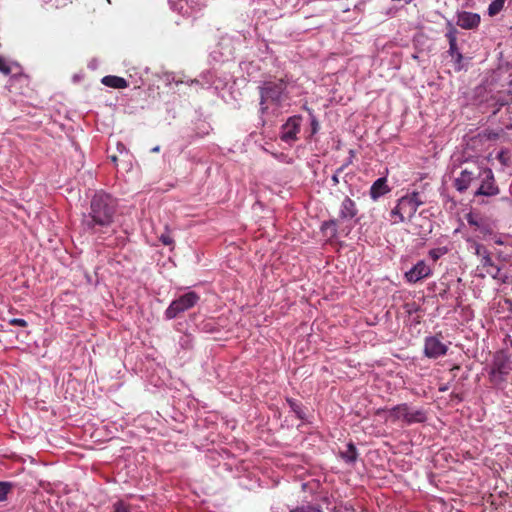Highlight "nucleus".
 I'll return each instance as SVG.
<instances>
[{
    "label": "nucleus",
    "mask_w": 512,
    "mask_h": 512,
    "mask_svg": "<svg viewBox=\"0 0 512 512\" xmlns=\"http://www.w3.org/2000/svg\"><path fill=\"white\" fill-rule=\"evenodd\" d=\"M290 78L285 75L284 77H269L260 81L258 85L259 92V114L263 125L268 120L278 118L290 99V92L288 85Z\"/></svg>",
    "instance_id": "f03ea898"
},
{
    "label": "nucleus",
    "mask_w": 512,
    "mask_h": 512,
    "mask_svg": "<svg viewBox=\"0 0 512 512\" xmlns=\"http://www.w3.org/2000/svg\"><path fill=\"white\" fill-rule=\"evenodd\" d=\"M359 451L353 441H349L345 444V448L339 450L338 458H340L346 465L354 467L359 458Z\"/></svg>",
    "instance_id": "a211bd4d"
},
{
    "label": "nucleus",
    "mask_w": 512,
    "mask_h": 512,
    "mask_svg": "<svg viewBox=\"0 0 512 512\" xmlns=\"http://www.w3.org/2000/svg\"><path fill=\"white\" fill-rule=\"evenodd\" d=\"M129 77L131 78V83L134 85V89H140L144 84L141 76H134L130 74Z\"/></svg>",
    "instance_id": "58836bf2"
},
{
    "label": "nucleus",
    "mask_w": 512,
    "mask_h": 512,
    "mask_svg": "<svg viewBox=\"0 0 512 512\" xmlns=\"http://www.w3.org/2000/svg\"><path fill=\"white\" fill-rule=\"evenodd\" d=\"M388 414L393 422H401L406 426L422 424L428 419L427 411L423 407H415L409 403H401L391 407Z\"/></svg>",
    "instance_id": "7ed1b4c3"
},
{
    "label": "nucleus",
    "mask_w": 512,
    "mask_h": 512,
    "mask_svg": "<svg viewBox=\"0 0 512 512\" xmlns=\"http://www.w3.org/2000/svg\"><path fill=\"white\" fill-rule=\"evenodd\" d=\"M506 153L507 151L505 149H501L496 155L497 160H499L503 165H507Z\"/></svg>",
    "instance_id": "a18cd8bd"
},
{
    "label": "nucleus",
    "mask_w": 512,
    "mask_h": 512,
    "mask_svg": "<svg viewBox=\"0 0 512 512\" xmlns=\"http://www.w3.org/2000/svg\"><path fill=\"white\" fill-rule=\"evenodd\" d=\"M482 166L474 165L471 169L465 168L460 175L454 180V187L459 193H464L467 189L478 180L480 169Z\"/></svg>",
    "instance_id": "9d476101"
},
{
    "label": "nucleus",
    "mask_w": 512,
    "mask_h": 512,
    "mask_svg": "<svg viewBox=\"0 0 512 512\" xmlns=\"http://www.w3.org/2000/svg\"><path fill=\"white\" fill-rule=\"evenodd\" d=\"M432 274L431 268L425 263L424 260H419L413 267L405 272L404 278L406 282L415 284Z\"/></svg>",
    "instance_id": "4468645a"
},
{
    "label": "nucleus",
    "mask_w": 512,
    "mask_h": 512,
    "mask_svg": "<svg viewBox=\"0 0 512 512\" xmlns=\"http://www.w3.org/2000/svg\"><path fill=\"white\" fill-rule=\"evenodd\" d=\"M109 159H110V160H111V162H112V163H114V164H116V163H117V160H118V158H117V156H116V155H111V156H109Z\"/></svg>",
    "instance_id": "864d4df0"
},
{
    "label": "nucleus",
    "mask_w": 512,
    "mask_h": 512,
    "mask_svg": "<svg viewBox=\"0 0 512 512\" xmlns=\"http://www.w3.org/2000/svg\"><path fill=\"white\" fill-rule=\"evenodd\" d=\"M391 217L395 218L394 223H402L405 221V214L402 209H399V202L397 201V205L391 210Z\"/></svg>",
    "instance_id": "c756f323"
},
{
    "label": "nucleus",
    "mask_w": 512,
    "mask_h": 512,
    "mask_svg": "<svg viewBox=\"0 0 512 512\" xmlns=\"http://www.w3.org/2000/svg\"><path fill=\"white\" fill-rule=\"evenodd\" d=\"M167 2L173 12L183 17H194L206 6V0H168Z\"/></svg>",
    "instance_id": "1a4fd4ad"
},
{
    "label": "nucleus",
    "mask_w": 512,
    "mask_h": 512,
    "mask_svg": "<svg viewBox=\"0 0 512 512\" xmlns=\"http://www.w3.org/2000/svg\"><path fill=\"white\" fill-rule=\"evenodd\" d=\"M406 196L411 200L412 204L415 206V208H419L421 205H423V201L420 199V194L417 191H413L412 193L406 194Z\"/></svg>",
    "instance_id": "72a5a7b5"
},
{
    "label": "nucleus",
    "mask_w": 512,
    "mask_h": 512,
    "mask_svg": "<svg viewBox=\"0 0 512 512\" xmlns=\"http://www.w3.org/2000/svg\"><path fill=\"white\" fill-rule=\"evenodd\" d=\"M144 72H145V73H148V72H149V68H148V67H146V68L144 69Z\"/></svg>",
    "instance_id": "13d9d810"
},
{
    "label": "nucleus",
    "mask_w": 512,
    "mask_h": 512,
    "mask_svg": "<svg viewBox=\"0 0 512 512\" xmlns=\"http://www.w3.org/2000/svg\"><path fill=\"white\" fill-rule=\"evenodd\" d=\"M390 191L391 189L387 184V178L379 177L372 183L369 194L373 201H377L379 198L389 193Z\"/></svg>",
    "instance_id": "aec40b11"
},
{
    "label": "nucleus",
    "mask_w": 512,
    "mask_h": 512,
    "mask_svg": "<svg viewBox=\"0 0 512 512\" xmlns=\"http://www.w3.org/2000/svg\"><path fill=\"white\" fill-rule=\"evenodd\" d=\"M233 476L238 480L239 486L247 490H254L261 486L259 472L255 468H251L250 464L241 461L235 465V468H230Z\"/></svg>",
    "instance_id": "39448f33"
},
{
    "label": "nucleus",
    "mask_w": 512,
    "mask_h": 512,
    "mask_svg": "<svg viewBox=\"0 0 512 512\" xmlns=\"http://www.w3.org/2000/svg\"><path fill=\"white\" fill-rule=\"evenodd\" d=\"M446 29L447 30L445 32V37L447 38L448 43L453 41L457 42L458 30L455 28V26L450 20H447Z\"/></svg>",
    "instance_id": "bb28decb"
},
{
    "label": "nucleus",
    "mask_w": 512,
    "mask_h": 512,
    "mask_svg": "<svg viewBox=\"0 0 512 512\" xmlns=\"http://www.w3.org/2000/svg\"><path fill=\"white\" fill-rule=\"evenodd\" d=\"M112 512H131L130 505L123 500H118L113 504Z\"/></svg>",
    "instance_id": "2f4dec72"
},
{
    "label": "nucleus",
    "mask_w": 512,
    "mask_h": 512,
    "mask_svg": "<svg viewBox=\"0 0 512 512\" xmlns=\"http://www.w3.org/2000/svg\"><path fill=\"white\" fill-rule=\"evenodd\" d=\"M338 218H332L329 220H325L320 225V232L324 237L328 240H333L338 236Z\"/></svg>",
    "instance_id": "412c9836"
},
{
    "label": "nucleus",
    "mask_w": 512,
    "mask_h": 512,
    "mask_svg": "<svg viewBox=\"0 0 512 512\" xmlns=\"http://www.w3.org/2000/svg\"><path fill=\"white\" fill-rule=\"evenodd\" d=\"M165 80L170 84L174 82L176 85L183 84L184 81L182 79H177L173 73H168L165 75Z\"/></svg>",
    "instance_id": "79ce46f5"
},
{
    "label": "nucleus",
    "mask_w": 512,
    "mask_h": 512,
    "mask_svg": "<svg viewBox=\"0 0 512 512\" xmlns=\"http://www.w3.org/2000/svg\"><path fill=\"white\" fill-rule=\"evenodd\" d=\"M480 182L477 189L474 191V197H493L500 193V189L496 184L494 173L489 167H482L478 180Z\"/></svg>",
    "instance_id": "6e6552de"
},
{
    "label": "nucleus",
    "mask_w": 512,
    "mask_h": 512,
    "mask_svg": "<svg viewBox=\"0 0 512 512\" xmlns=\"http://www.w3.org/2000/svg\"><path fill=\"white\" fill-rule=\"evenodd\" d=\"M290 512H323V510L318 505L317 506L308 505V506L297 507V508L291 510Z\"/></svg>",
    "instance_id": "f704fd0d"
},
{
    "label": "nucleus",
    "mask_w": 512,
    "mask_h": 512,
    "mask_svg": "<svg viewBox=\"0 0 512 512\" xmlns=\"http://www.w3.org/2000/svg\"><path fill=\"white\" fill-rule=\"evenodd\" d=\"M448 253V248L447 247H437V248H433L431 250H429V257L433 260V261H437L438 259H440L442 256H444L445 254Z\"/></svg>",
    "instance_id": "c85d7f7f"
},
{
    "label": "nucleus",
    "mask_w": 512,
    "mask_h": 512,
    "mask_svg": "<svg viewBox=\"0 0 512 512\" xmlns=\"http://www.w3.org/2000/svg\"><path fill=\"white\" fill-rule=\"evenodd\" d=\"M101 83L113 89H125L129 86V82L125 78L116 75L104 76Z\"/></svg>",
    "instance_id": "4be33fe9"
},
{
    "label": "nucleus",
    "mask_w": 512,
    "mask_h": 512,
    "mask_svg": "<svg viewBox=\"0 0 512 512\" xmlns=\"http://www.w3.org/2000/svg\"><path fill=\"white\" fill-rule=\"evenodd\" d=\"M211 130L212 127L207 121L198 119L193 123L192 133L186 135L187 143L192 144L197 139L205 137Z\"/></svg>",
    "instance_id": "6ab92c4d"
},
{
    "label": "nucleus",
    "mask_w": 512,
    "mask_h": 512,
    "mask_svg": "<svg viewBox=\"0 0 512 512\" xmlns=\"http://www.w3.org/2000/svg\"><path fill=\"white\" fill-rule=\"evenodd\" d=\"M510 371H512L510 355L504 350L496 352L488 373L490 381L494 384L505 382Z\"/></svg>",
    "instance_id": "0eeeda50"
},
{
    "label": "nucleus",
    "mask_w": 512,
    "mask_h": 512,
    "mask_svg": "<svg viewBox=\"0 0 512 512\" xmlns=\"http://www.w3.org/2000/svg\"><path fill=\"white\" fill-rule=\"evenodd\" d=\"M170 417L178 423H183L186 418V416L180 411H174L173 414L170 415Z\"/></svg>",
    "instance_id": "37998d69"
},
{
    "label": "nucleus",
    "mask_w": 512,
    "mask_h": 512,
    "mask_svg": "<svg viewBox=\"0 0 512 512\" xmlns=\"http://www.w3.org/2000/svg\"><path fill=\"white\" fill-rule=\"evenodd\" d=\"M450 57H454L457 54H460V50L458 48L457 42H449V49L447 51Z\"/></svg>",
    "instance_id": "4c0bfd02"
},
{
    "label": "nucleus",
    "mask_w": 512,
    "mask_h": 512,
    "mask_svg": "<svg viewBox=\"0 0 512 512\" xmlns=\"http://www.w3.org/2000/svg\"><path fill=\"white\" fill-rule=\"evenodd\" d=\"M309 487V484L308 483H303L302 484V488L304 491H306V489Z\"/></svg>",
    "instance_id": "4d7b16f0"
},
{
    "label": "nucleus",
    "mask_w": 512,
    "mask_h": 512,
    "mask_svg": "<svg viewBox=\"0 0 512 512\" xmlns=\"http://www.w3.org/2000/svg\"><path fill=\"white\" fill-rule=\"evenodd\" d=\"M145 373L147 381L154 387H161L164 385L165 379L168 375V371L165 367L153 362H149V366H147Z\"/></svg>",
    "instance_id": "2eb2a0df"
},
{
    "label": "nucleus",
    "mask_w": 512,
    "mask_h": 512,
    "mask_svg": "<svg viewBox=\"0 0 512 512\" xmlns=\"http://www.w3.org/2000/svg\"><path fill=\"white\" fill-rule=\"evenodd\" d=\"M188 84L192 85V84H198L199 83V79H192L190 80V82H187Z\"/></svg>",
    "instance_id": "6e6d98bb"
},
{
    "label": "nucleus",
    "mask_w": 512,
    "mask_h": 512,
    "mask_svg": "<svg viewBox=\"0 0 512 512\" xmlns=\"http://www.w3.org/2000/svg\"><path fill=\"white\" fill-rule=\"evenodd\" d=\"M191 343V335H183L182 337H180L179 344L181 345V347L188 349L191 347Z\"/></svg>",
    "instance_id": "e433bc0d"
},
{
    "label": "nucleus",
    "mask_w": 512,
    "mask_h": 512,
    "mask_svg": "<svg viewBox=\"0 0 512 512\" xmlns=\"http://www.w3.org/2000/svg\"><path fill=\"white\" fill-rule=\"evenodd\" d=\"M159 151H160V146H155V147H153V148L151 149V152H152V153H157V152H159Z\"/></svg>",
    "instance_id": "5fc2aeb1"
},
{
    "label": "nucleus",
    "mask_w": 512,
    "mask_h": 512,
    "mask_svg": "<svg viewBox=\"0 0 512 512\" xmlns=\"http://www.w3.org/2000/svg\"><path fill=\"white\" fill-rule=\"evenodd\" d=\"M355 157V151L353 149L349 150V157L345 160V162L335 170L334 174L331 176V181L333 186H337L339 184V174L342 173L348 166L353 163Z\"/></svg>",
    "instance_id": "393cba45"
},
{
    "label": "nucleus",
    "mask_w": 512,
    "mask_h": 512,
    "mask_svg": "<svg viewBox=\"0 0 512 512\" xmlns=\"http://www.w3.org/2000/svg\"><path fill=\"white\" fill-rule=\"evenodd\" d=\"M399 209H402L408 220H411L417 212V208L412 204L411 200L406 196L398 199Z\"/></svg>",
    "instance_id": "b1692460"
},
{
    "label": "nucleus",
    "mask_w": 512,
    "mask_h": 512,
    "mask_svg": "<svg viewBox=\"0 0 512 512\" xmlns=\"http://www.w3.org/2000/svg\"><path fill=\"white\" fill-rule=\"evenodd\" d=\"M358 215L359 209L356 202L349 196H345L339 207L338 220L343 223L353 222L357 224L360 221Z\"/></svg>",
    "instance_id": "9b49d317"
},
{
    "label": "nucleus",
    "mask_w": 512,
    "mask_h": 512,
    "mask_svg": "<svg viewBox=\"0 0 512 512\" xmlns=\"http://www.w3.org/2000/svg\"><path fill=\"white\" fill-rule=\"evenodd\" d=\"M234 41L230 37H223L219 41L217 48L212 51L211 56L214 60L227 62L234 58Z\"/></svg>",
    "instance_id": "ddd939ff"
},
{
    "label": "nucleus",
    "mask_w": 512,
    "mask_h": 512,
    "mask_svg": "<svg viewBox=\"0 0 512 512\" xmlns=\"http://www.w3.org/2000/svg\"><path fill=\"white\" fill-rule=\"evenodd\" d=\"M481 21V17L478 13L469 12V11H459L457 12V21L456 24L463 29L472 30L476 29Z\"/></svg>",
    "instance_id": "f3484780"
},
{
    "label": "nucleus",
    "mask_w": 512,
    "mask_h": 512,
    "mask_svg": "<svg viewBox=\"0 0 512 512\" xmlns=\"http://www.w3.org/2000/svg\"><path fill=\"white\" fill-rule=\"evenodd\" d=\"M159 240L166 246L172 245L174 240L169 233H163L160 235Z\"/></svg>",
    "instance_id": "a19ab883"
},
{
    "label": "nucleus",
    "mask_w": 512,
    "mask_h": 512,
    "mask_svg": "<svg viewBox=\"0 0 512 512\" xmlns=\"http://www.w3.org/2000/svg\"><path fill=\"white\" fill-rule=\"evenodd\" d=\"M303 109L307 112L308 118V126L304 129V139L306 142L311 143L316 141V135L319 133L321 129L320 121L316 116L313 109L309 108L307 105L303 106Z\"/></svg>",
    "instance_id": "dca6fc26"
},
{
    "label": "nucleus",
    "mask_w": 512,
    "mask_h": 512,
    "mask_svg": "<svg viewBox=\"0 0 512 512\" xmlns=\"http://www.w3.org/2000/svg\"><path fill=\"white\" fill-rule=\"evenodd\" d=\"M201 76H202V78H204L206 80L205 81L206 84H210L212 82V73L211 72L203 73Z\"/></svg>",
    "instance_id": "3c124183"
},
{
    "label": "nucleus",
    "mask_w": 512,
    "mask_h": 512,
    "mask_svg": "<svg viewBox=\"0 0 512 512\" xmlns=\"http://www.w3.org/2000/svg\"><path fill=\"white\" fill-rule=\"evenodd\" d=\"M9 324L20 327H26L28 325L27 321L23 318H12L9 320Z\"/></svg>",
    "instance_id": "ea45409f"
},
{
    "label": "nucleus",
    "mask_w": 512,
    "mask_h": 512,
    "mask_svg": "<svg viewBox=\"0 0 512 512\" xmlns=\"http://www.w3.org/2000/svg\"><path fill=\"white\" fill-rule=\"evenodd\" d=\"M99 60L97 58H92L91 60H89L88 64H87V67L92 70V71H95L98 69L99 67Z\"/></svg>",
    "instance_id": "de8ad7c7"
},
{
    "label": "nucleus",
    "mask_w": 512,
    "mask_h": 512,
    "mask_svg": "<svg viewBox=\"0 0 512 512\" xmlns=\"http://www.w3.org/2000/svg\"><path fill=\"white\" fill-rule=\"evenodd\" d=\"M448 346L437 335H430L424 339V355L430 359H437L446 355Z\"/></svg>",
    "instance_id": "f8f14e48"
},
{
    "label": "nucleus",
    "mask_w": 512,
    "mask_h": 512,
    "mask_svg": "<svg viewBox=\"0 0 512 512\" xmlns=\"http://www.w3.org/2000/svg\"><path fill=\"white\" fill-rule=\"evenodd\" d=\"M286 403L298 419H300L302 422H308L305 407L301 402L294 398L286 397Z\"/></svg>",
    "instance_id": "5701e85b"
},
{
    "label": "nucleus",
    "mask_w": 512,
    "mask_h": 512,
    "mask_svg": "<svg viewBox=\"0 0 512 512\" xmlns=\"http://www.w3.org/2000/svg\"><path fill=\"white\" fill-rule=\"evenodd\" d=\"M420 311V306L416 303L408 304L407 305V312L411 315L413 313H417Z\"/></svg>",
    "instance_id": "09e8293b"
},
{
    "label": "nucleus",
    "mask_w": 512,
    "mask_h": 512,
    "mask_svg": "<svg viewBox=\"0 0 512 512\" xmlns=\"http://www.w3.org/2000/svg\"><path fill=\"white\" fill-rule=\"evenodd\" d=\"M0 72L4 75H10L12 72L10 62L2 56H0Z\"/></svg>",
    "instance_id": "473e14b6"
},
{
    "label": "nucleus",
    "mask_w": 512,
    "mask_h": 512,
    "mask_svg": "<svg viewBox=\"0 0 512 512\" xmlns=\"http://www.w3.org/2000/svg\"><path fill=\"white\" fill-rule=\"evenodd\" d=\"M439 297L443 300H447L449 298V291L448 289H444L441 292H439Z\"/></svg>",
    "instance_id": "603ef678"
},
{
    "label": "nucleus",
    "mask_w": 512,
    "mask_h": 512,
    "mask_svg": "<svg viewBox=\"0 0 512 512\" xmlns=\"http://www.w3.org/2000/svg\"><path fill=\"white\" fill-rule=\"evenodd\" d=\"M200 300V295L192 290H189L177 298H175L164 311L165 320H173L180 314L193 308Z\"/></svg>",
    "instance_id": "20e7f679"
},
{
    "label": "nucleus",
    "mask_w": 512,
    "mask_h": 512,
    "mask_svg": "<svg viewBox=\"0 0 512 512\" xmlns=\"http://www.w3.org/2000/svg\"><path fill=\"white\" fill-rule=\"evenodd\" d=\"M466 219L470 226H476V227L480 226V222L476 219V217L472 213H469L467 215Z\"/></svg>",
    "instance_id": "49530a36"
},
{
    "label": "nucleus",
    "mask_w": 512,
    "mask_h": 512,
    "mask_svg": "<svg viewBox=\"0 0 512 512\" xmlns=\"http://www.w3.org/2000/svg\"><path fill=\"white\" fill-rule=\"evenodd\" d=\"M481 264L483 267H493L495 268L496 272L499 271V267H497L492 258H491V255H490V252L485 254L482 258H481Z\"/></svg>",
    "instance_id": "c9c22d12"
},
{
    "label": "nucleus",
    "mask_w": 512,
    "mask_h": 512,
    "mask_svg": "<svg viewBox=\"0 0 512 512\" xmlns=\"http://www.w3.org/2000/svg\"><path fill=\"white\" fill-rule=\"evenodd\" d=\"M304 117L301 114L289 116L279 128V139L289 147L300 139Z\"/></svg>",
    "instance_id": "423d86ee"
},
{
    "label": "nucleus",
    "mask_w": 512,
    "mask_h": 512,
    "mask_svg": "<svg viewBox=\"0 0 512 512\" xmlns=\"http://www.w3.org/2000/svg\"><path fill=\"white\" fill-rule=\"evenodd\" d=\"M116 148H117V151L120 153V154H128V149L127 147L125 146V144L121 143V142H117V145H116Z\"/></svg>",
    "instance_id": "8fccbe9b"
},
{
    "label": "nucleus",
    "mask_w": 512,
    "mask_h": 512,
    "mask_svg": "<svg viewBox=\"0 0 512 512\" xmlns=\"http://www.w3.org/2000/svg\"><path fill=\"white\" fill-rule=\"evenodd\" d=\"M118 199L104 190L96 191L81 213L80 231L96 242L106 243L117 232Z\"/></svg>",
    "instance_id": "f257e3e1"
},
{
    "label": "nucleus",
    "mask_w": 512,
    "mask_h": 512,
    "mask_svg": "<svg viewBox=\"0 0 512 512\" xmlns=\"http://www.w3.org/2000/svg\"><path fill=\"white\" fill-rule=\"evenodd\" d=\"M505 0H493L488 7V14L494 16L498 14L504 6Z\"/></svg>",
    "instance_id": "cd10ccee"
},
{
    "label": "nucleus",
    "mask_w": 512,
    "mask_h": 512,
    "mask_svg": "<svg viewBox=\"0 0 512 512\" xmlns=\"http://www.w3.org/2000/svg\"><path fill=\"white\" fill-rule=\"evenodd\" d=\"M475 253H476L477 256L482 258L485 254L489 253V251H488V249L484 245L477 244L476 248H475Z\"/></svg>",
    "instance_id": "c03bdc74"
},
{
    "label": "nucleus",
    "mask_w": 512,
    "mask_h": 512,
    "mask_svg": "<svg viewBox=\"0 0 512 512\" xmlns=\"http://www.w3.org/2000/svg\"><path fill=\"white\" fill-rule=\"evenodd\" d=\"M451 58L453 61V67L455 71L460 72L463 70H467L469 58H465L462 53L457 54Z\"/></svg>",
    "instance_id": "a878e982"
},
{
    "label": "nucleus",
    "mask_w": 512,
    "mask_h": 512,
    "mask_svg": "<svg viewBox=\"0 0 512 512\" xmlns=\"http://www.w3.org/2000/svg\"><path fill=\"white\" fill-rule=\"evenodd\" d=\"M12 488V484L6 481H0V502L7 499V495Z\"/></svg>",
    "instance_id": "7c9ffc66"
}]
</instances>
